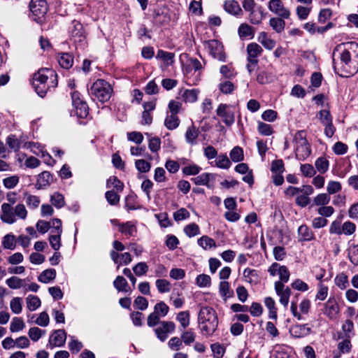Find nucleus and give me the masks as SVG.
I'll return each instance as SVG.
<instances>
[{
  "label": "nucleus",
  "mask_w": 358,
  "mask_h": 358,
  "mask_svg": "<svg viewBox=\"0 0 358 358\" xmlns=\"http://www.w3.org/2000/svg\"><path fill=\"white\" fill-rule=\"evenodd\" d=\"M220 294L224 299L229 298L233 294V292L230 290L229 283L227 281H222L219 285Z\"/></svg>",
  "instance_id": "de8ad7c7"
},
{
  "label": "nucleus",
  "mask_w": 358,
  "mask_h": 358,
  "mask_svg": "<svg viewBox=\"0 0 358 358\" xmlns=\"http://www.w3.org/2000/svg\"><path fill=\"white\" fill-rule=\"evenodd\" d=\"M231 159L234 162H239L243 159V150L241 148L234 147L229 153Z\"/></svg>",
  "instance_id": "5fc2aeb1"
},
{
  "label": "nucleus",
  "mask_w": 358,
  "mask_h": 358,
  "mask_svg": "<svg viewBox=\"0 0 358 358\" xmlns=\"http://www.w3.org/2000/svg\"><path fill=\"white\" fill-rule=\"evenodd\" d=\"M274 287L277 295L280 297V303L285 308H287L292 293L291 289L288 287H285L281 282H275Z\"/></svg>",
  "instance_id": "4468645a"
},
{
  "label": "nucleus",
  "mask_w": 358,
  "mask_h": 358,
  "mask_svg": "<svg viewBox=\"0 0 358 358\" xmlns=\"http://www.w3.org/2000/svg\"><path fill=\"white\" fill-rule=\"evenodd\" d=\"M31 84L37 94L43 98L57 86V74L51 69L41 68L33 74Z\"/></svg>",
  "instance_id": "f03ea898"
},
{
  "label": "nucleus",
  "mask_w": 358,
  "mask_h": 358,
  "mask_svg": "<svg viewBox=\"0 0 358 358\" xmlns=\"http://www.w3.org/2000/svg\"><path fill=\"white\" fill-rule=\"evenodd\" d=\"M196 284L200 287H208L211 285V278L208 275L200 274L196 278Z\"/></svg>",
  "instance_id": "13d9d810"
},
{
  "label": "nucleus",
  "mask_w": 358,
  "mask_h": 358,
  "mask_svg": "<svg viewBox=\"0 0 358 358\" xmlns=\"http://www.w3.org/2000/svg\"><path fill=\"white\" fill-rule=\"evenodd\" d=\"M113 91L110 84L103 79L96 80L88 90L89 94L93 99H96L102 103L106 102L110 99Z\"/></svg>",
  "instance_id": "20e7f679"
},
{
  "label": "nucleus",
  "mask_w": 358,
  "mask_h": 358,
  "mask_svg": "<svg viewBox=\"0 0 358 358\" xmlns=\"http://www.w3.org/2000/svg\"><path fill=\"white\" fill-rule=\"evenodd\" d=\"M258 41L268 50H272L275 46V41L268 36L267 33L262 31L258 36Z\"/></svg>",
  "instance_id": "2f4dec72"
},
{
  "label": "nucleus",
  "mask_w": 358,
  "mask_h": 358,
  "mask_svg": "<svg viewBox=\"0 0 358 358\" xmlns=\"http://www.w3.org/2000/svg\"><path fill=\"white\" fill-rule=\"evenodd\" d=\"M268 271L272 276H275V275H279L280 280L275 282H281L284 285V283L289 281L290 273L285 266H280L279 264L274 262L269 267Z\"/></svg>",
  "instance_id": "0eeeda50"
},
{
  "label": "nucleus",
  "mask_w": 358,
  "mask_h": 358,
  "mask_svg": "<svg viewBox=\"0 0 358 358\" xmlns=\"http://www.w3.org/2000/svg\"><path fill=\"white\" fill-rule=\"evenodd\" d=\"M243 276L244 280L251 285H257L260 282L259 273L255 269L246 268L243 271Z\"/></svg>",
  "instance_id": "412c9836"
},
{
  "label": "nucleus",
  "mask_w": 358,
  "mask_h": 358,
  "mask_svg": "<svg viewBox=\"0 0 358 358\" xmlns=\"http://www.w3.org/2000/svg\"><path fill=\"white\" fill-rule=\"evenodd\" d=\"M348 257L352 264L355 266L358 265V245L350 248Z\"/></svg>",
  "instance_id": "774afa93"
},
{
  "label": "nucleus",
  "mask_w": 358,
  "mask_h": 358,
  "mask_svg": "<svg viewBox=\"0 0 358 358\" xmlns=\"http://www.w3.org/2000/svg\"><path fill=\"white\" fill-rule=\"evenodd\" d=\"M76 114L79 118H85L89 114V107L87 103L84 101L83 102L77 103L73 105Z\"/></svg>",
  "instance_id": "473e14b6"
},
{
  "label": "nucleus",
  "mask_w": 358,
  "mask_h": 358,
  "mask_svg": "<svg viewBox=\"0 0 358 358\" xmlns=\"http://www.w3.org/2000/svg\"><path fill=\"white\" fill-rule=\"evenodd\" d=\"M27 307L30 311L36 310L41 306V300L37 296L29 295L27 299Z\"/></svg>",
  "instance_id": "79ce46f5"
},
{
  "label": "nucleus",
  "mask_w": 358,
  "mask_h": 358,
  "mask_svg": "<svg viewBox=\"0 0 358 358\" xmlns=\"http://www.w3.org/2000/svg\"><path fill=\"white\" fill-rule=\"evenodd\" d=\"M198 245L203 249L207 250L212 248L216 247L215 241L213 238L208 237V236H203L197 241Z\"/></svg>",
  "instance_id": "58836bf2"
},
{
  "label": "nucleus",
  "mask_w": 358,
  "mask_h": 358,
  "mask_svg": "<svg viewBox=\"0 0 358 358\" xmlns=\"http://www.w3.org/2000/svg\"><path fill=\"white\" fill-rule=\"evenodd\" d=\"M264 12L262 6L249 12L248 20L252 24H259L264 19Z\"/></svg>",
  "instance_id": "393cba45"
},
{
  "label": "nucleus",
  "mask_w": 358,
  "mask_h": 358,
  "mask_svg": "<svg viewBox=\"0 0 358 358\" xmlns=\"http://www.w3.org/2000/svg\"><path fill=\"white\" fill-rule=\"evenodd\" d=\"M156 287L160 293L169 292L171 290V283L165 279H158L155 282Z\"/></svg>",
  "instance_id": "6e6d98bb"
},
{
  "label": "nucleus",
  "mask_w": 358,
  "mask_h": 358,
  "mask_svg": "<svg viewBox=\"0 0 358 358\" xmlns=\"http://www.w3.org/2000/svg\"><path fill=\"white\" fill-rule=\"evenodd\" d=\"M215 165L220 169H229L231 163L227 156L226 155H219L215 161Z\"/></svg>",
  "instance_id": "8fccbe9b"
},
{
  "label": "nucleus",
  "mask_w": 358,
  "mask_h": 358,
  "mask_svg": "<svg viewBox=\"0 0 358 358\" xmlns=\"http://www.w3.org/2000/svg\"><path fill=\"white\" fill-rule=\"evenodd\" d=\"M2 245L5 249L14 250L16 246L15 236L11 234L4 236L2 241Z\"/></svg>",
  "instance_id": "c03bdc74"
},
{
  "label": "nucleus",
  "mask_w": 358,
  "mask_h": 358,
  "mask_svg": "<svg viewBox=\"0 0 358 358\" xmlns=\"http://www.w3.org/2000/svg\"><path fill=\"white\" fill-rule=\"evenodd\" d=\"M195 338L196 335L192 329L185 331L181 334V339L182 340V342L187 345H189L193 343L195 341Z\"/></svg>",
  "instance_id": "e2e57ef3"
},
{
  "label": "nucleus",
  "mask_w": 358,
  "mask_h": 358,
  "mask_svg": "<svg viewBox=\"0 0 358 358\" xmlns=\"http://www.w3.org/2000/svg\"><path fill=\"white\" fill-rule=\"evenodd\" d=\"M199 134V129H197L193 124L189 127L185 132V141L188 144L192 145L197 144V138Z\"/></svg>",
  "instance_id": "5701e85b"
},
{
  "label": "nucleus",
  "mask_w": 358,
  "mask_h": 358,
  "mask_svg": "<svg viewBox=\"0 0 358 358\" xmlns=\"http://www.w3.org/2000/svg\"><path fill=\"white\" fill-rule=\"evenodd\" d=\"M119 231L127 236H134L137 232L136 224L131 221L118 223Z\"/></svg>",
  "instance_id": "b1692460"
},
{
  "label": "nucleus",
  "mask_w": 358,
  "mask_h": 358,
  "mask_svg": "<svg viewBox=\"0 0 358 358\" xmlns=\"http://www.w3.org/2000/svg\"><path fill=\"white\" fill-rule=\"evenodd\" d=\"M113 286L118 292H131L127 280L121 276L118 275L113 281Z\"/></svg>",
  "instance_id": "c756f323"
},
{
  "label": "nucleus",
  "mask_w": 358,
  "mask_h": 358,
  "mask_svg": "<svg viewBox=\"0 0 358 358\" xmlns=\"http://www.w3.org/2000/svg\"><path fill=\"white\" fill-rule=\"evenodd\" d=\"M264 304L269 310V318L275 320L277 318V308L274 299L270 296L266 297Z\"/></svg>",
  "instance_id": "c9c22d12"
},
{
  "label": "nucleus",
  "mask_w": 358,
  "mask_h": 358,
  "mask_svg": "<svg viewBox=\"0 0 358 358\" xmlns=\"http://www.w3.org/2000/svg\"><path fill=\"white\" fill-rule=\"evenodd\" d=\"M66 340V334L64 329L55 330L50 335L48 347L53 349L55 347H62Z\"/></svg>",
  "instance_id": "ddd939ff"
},
{
  "label": "nucleus",
  "mask_w": 358,
  "mask_h": 358,
  "mask_svg": "<svg viewBox=\"0 0 358 358\" xmlns=\"http://www.w3.org/2000/svg\"><path fill=\"white\" fill-rule=\"evenodd\" d=\"M340 308L334 297H329L324 305L323 313L331 320L337 319Z\"/></svg>",
  "instance_id": "9d476101"
},
{
  "label": "nucleus",
  "mask_w": 358,
  "mask_h": 358,
  "mask_svg": "<svg viewBox=\"0 0 358 358\" xmlns=\"http://www.w3.org/2000/svg\"><path fill=\"white\" fill-rule=\"evenodd\" d=\"M24 197L26 199V203L29 208L35 209L38 207L41 203V200L38 196L25 192Z\"/></svg>",
  "instance_id": "a18cd8bd"
},
{
  "label": "nucleus",
  "mask_w": 358,
  "mask_h": 358,
  "mask_svg": "<svg viewBox=\"0 0 358 358\" xmlns=\"http://www.w3.org/2000/svg\"><path fill=\"white\" fill-rule=\"evenodd\" d=\"M107 201L113 206L117 205L120 202V195L114 190L107 191L105 194Z\"/></svg>",
  "instance_id": "338daca9"
},
{
  "label": "nucleus",
  "mask_w": 358,
  "mask_h": 358,
  "mask_svg": "<svg viewBox=\"0 0 358 358\" xmlns=\"http://www.w3.org/2000/svg\"><path fill=\"white\" fill-rule=\"evenodd\" d=\"M0 218L3 222L11 224L16 222L14 208L10 203H3L1 206Z\"/></svg>",
  "instance_id": "2eb2a0df"
},
{
  "label": "nucleus",
  "mask_w": 358,
  "mask_h": 358,
  "mask_svg": "<svg viewBox=\"0 0 358 358\" xmlns=\"http://www.w3.org/2000/svg\"><path fill=\"white\" fill-rule=\"evenodd\" d=\"M298 234L299 239L301 241H310L315 237L312 230L306 224H303L299 227Z\"/></svg>",
  "instance_id": "c85d7f7f"
},
{
  "label": "nucleus",
  "mask_w": 358,
  "mask_h": 358,
  "mask_svg": "<svg viewBox=\"0 0 358 358\" xmlns=\"http://www.w3.org/2000/svg\"><path fill=\"white\" fill-rule=\"evenodd\" d=\"M330 196L326 193L317 194L313 199V203L315 206H323L327 205L330 201Z\"/></svg>",
  "instance_id": "3c124183"
},
{
  "label": "nucleus",
  "mask_w": 358,
  "mask_h": 358,
  "mask_svg": "<svg viewBox=\"0 0 358 358\" xmlns=\"http://www.w3.org/2000/svg\"><path fill=\"white\" fill-rule=\"evenodd\" d=\"M6 285L13 289H19L24 286V280L20 279L18 277L13 276L8 278L6 281Z\"/></svg>",
  "instance_id": "09e8293b"
},
{
  "label": "nucleus",
  "mask_w": 358,
  "mask_h": 358,
  "mask_svg": "<svg viewBox=\"0 0 358 358\" xmlns=\"http://www.w3.org/2000/svg\"><path fill=\"white\" fill-rule=\"evenodd\" d=\"M247 60L258 61V57H259L262 52V48L256 43H250L247 45Z\"/></svg>",
  "instance_id": "dca6fc26"
},
{
  "label": "nucleus",
  "mask_w": 358,
  "mask_h": 358,
  "mask_svg": "<svg viewBox=\"0 0 358 358\" xmlns=\"http://www.w3.org/2000/svg\"><path fill=\"white\" fill-rule=\"evenodd\" d=\"M315 167L320 173L327 171L329 166V161L324 157H319L315 163Z\"/></svg>",
  "instance_id": "864d4df0"
},
{
  "label": "nucleus",
  "mask_w": 358,
  "mask_h": 358,
  "mask_svg": "<svg viewBox=\"0 0 358 358\" xmlns=\"http://www.w3.org/2000/svg\"><path fill=\"white\" fill-rule=\"evenodd\" d=\"M169 310V307L164 302L157 303L154 307V311L158 314L160 317H165Z\"/></svg>",
  "instance_id": "bf43d9fd"
},
{
  "label": "nucleus",
  "mask_w": 358,
  "mask_h": 358,
  "mask_svg": "<svg viewBox=\"0 0 358 358\" xmlns=\"http://www.w3.org/2000/svg\"><path fill=\"white\" fill-rule=\"evenodd\" d=\"M310 154L311 148L308 143L295 146V155L297 159L301 161L305 160Z\"/></svg>",
  "instance_id": "aec40b11"
},
{
  "label": "nucleus",
  "mask_w": 358,
  "mask_h": 358,
  "mask_svg": "<svg viewBox=\"0 0 358 358\" xmlns=\"http://www.w3.org/2000/svg\"><path fill=\"white\" fill-rule=\"evenodd\" d=\"M214 179L215 177L213 174L203 173L195 178H192L191 180L196 185H205L208 188H212L213 187V184L210 183V181Z\"/></svg>",
  "instance_id": "6ab92c4d"
},
{
  "label": "nucleus",
  "mask_w": 358,
  "mask_h": 358,
  "mask_svg": "<svg viewBox=\"0 0 358 358\" xmlns=\"http://www.w3.org/2000/svg\"><path fill=\"white\" fill-rule=\"evenodd\" d=\"M58 63L65 69H70L73 64V57L69 53H61L58 56Z\"/></svg>",
  "instance_id": "7c9ffc66"
},
{
  "label": "nucleus",
  "mask_w": 358,
  "mask_h": 358,
  "mask_svg": "<svg viewBox=\"0 0 358 358\" xmlns=\"http://www.w3.org/2000/svg\"><path fill=\"white\" fill-rule=\"evenodd\" d=\"M185 234L189 238L200 234L199 227L195 223L187 224L184 228Z\"/></svg>",
  "instance_id": "603ef678"
},
{
  "label": "nucleus",
  "mask_w": 358,
  "mask_h": 358,
  "mask_svg": "<svg viewBox=\"0 0 358 358\" xmlns=\"http://www.w3.org/2000/svg\"><path fill=\"white\" fill-rule=\"evenodd\" d=\"M50 202L52 205L55 206L57 208H61L65 205L64 197L59 192H55L51 195Z\"/></svg>",
  "instance_id": "49530a36"
},
{
  "label": "nucleus",
  "mask_w": 358,
  "mask_h": 358,
  "mask_svg": "<svg viewBox=\"0 0 358 358\" xmlns=\"http://www.w3.org/2000/svg\"><path fill=\"white\" fill-rule=\"evenodd\" d=\"M180 124V120L177 115H167L165 121L164 125L169 130H173L176 129Z\"/></svg>",
  "instance_id": "e433bc0d"
},
{
  "label": "nucleus",
  "mask_w": 358,
  "mask_h": 358,
  "mask_svg": "<svg viewBox=\"0 0 358 358\" xmlns=\"http://www.w3.org/2000/svg\"><path fill=\"white\" fill-rule=\"evenodd\" d=\"M45 334V330H42L38 327H31L29 329L28 335L33 341H38Z\"/></svg>",
  "instance_id": "052dcab7"
},
{
  "label": "nucleus",
  "mask_w": 358,
  "mask_h": 358,
  "mask_svg": "<svg viewBox=\"0 0 358 358\" xmlns=\"http://www.w3.org/2000/svg\"><path fill=\"white\" fill-rule=\"evenodd\" d=\"M333 65L343 69L344 77L355 75L358 72V43L348 42L336 46L332 54Z\"/></svg>",
  "instance_id": "f257e3e1"
},
{
  "label": "nucleus",
  "mask_w": 358,
  "mask_h": 358,
  "mask_svg": "<svg viewBox=\"0 0 358 358\" xmlns=\"http://www.w3.org/2000/svg\"><path fill=\"white\" fill-rule=\"evenodd\" d=\"M334 282L342 290L345 289L349 286L348 277L344 273L338 274L334 279Z\"/></svg>",
  "instance_id": "ea45409f"
},
{
  "label": "nucleus",
  "mask_w": 358,
  "mask_h": 358,
  "mask_svg": "<svg viewBox=\"0 0 358 358\" xmlns=\"http://www.w3.org/2000/svg\"><path fill=\"white\" fill-rule=\"evenodd\" d=\"M69 32L75 41H82L85 38L84 31L82 24L76 20L71 22V26L69 28Z\"/></svg>",
  "instance_id": "f3484780"
},
{
  "label": "nucleus",
  "mask_w": 358,
  "mask_h": 358,
  "mask_svg": "<svg viewBox=\"0 0 358 358\" xmlns=\"http://www.w3.org/2000/svg\"><path fill=\"white\" fill-rule=\"evenodd\" d=\"M56 277V271L54 268H48L43 271L38 277V281L43 283H48Z\"/></svg>",
  "instance_id": "72a5a7b5"
},
{
  "label": "nucleus",
  "mask_w": 358,
  "mask_h": 358,
  "mask_svg": "<svg viewBox=\"0 0 358 358\" xmlns=\"http://www.w3.org/2000/svg\"><path fill=\"white\" fill-rule=\"evenodd\" d=\"M311 302L308 299H303L299 304L300 312L297 310V303L292 301L291 302L290 310L294 317L301 320L303 319L302 314L307 315L310 309Z\"/></svg>",
  "instance_id": "1a4fd4ad"
},
{
  "label": "nucleus",
  "mask_w": 358,
  "mask_h": 358,
  "mask_svg": "<svg viewBox=\"0 0 358 358\" xmlns=\"http://www.w3.org/2000/svg\"><path fill=\"white\" fill-rule=\"evenodd\" d=\"M199 90L197 89L180 90V94L186 103H194L198 99Z\"/></svg>",
  "instance_id": "bb28decb"
},
{
  "label": "nucleus",
  "mask_w": 358,
  "mask_h": 358,
  "mask_svg": "<svg viewBox=\"0 0 358 358\" xmlns=\"http://www.w3.org/2000/svg\"><path fill=\"white\" fill-rule=\"evenodd\" d=\"M52 181V176L48 171H43L38 176L36 187L42 189L49 186Z\"/></svg>",
  "instance_id": "a878e982"
},
{
  "label": "nucleus",
  "mask_w": 358,
  "mask_h": 358,
  "mask_svg": "<svg viewBox=\"0 0 358 358\" xmlns=\"http://www.w3.org/2000/svg\"><path fill=\"white\" fill-rule=\"evenodd\" d=\"M176 320L180 322L182 328L185 329L189 325L190 313L188 310L180 311L177 314Z\"/></svg>",
  "instance_id": "37998d69"
},
{
  "label": "nucleus",
  "mask_w": 358,
  "mask_h": 358,
  "mask_svg": "<svg viewBox=\"0 0 358 358\" xmlns=\"http://www.w3.org/2000/svg\"><path fill=\"white\" fill-rule=\"evenodd\" d=\"M198 322L203 334L212 335L218 326V317L215 310L209 306L202 307L198 314Z\"/></svg>",
  "instance_id": "7ed1b4c3"
},
{
  "label": "nucleus",
  "mask_w": 358,
  "mask_h": 358,
  "mask_svg": "<svg viewBox=\"0 0 358 358\" xmlns=\"http://www.w3.org/2000/svg\"><path fill=\"white\" fill-rule=\"evenodd\" d=\"M176 325L173 322L162 321L158 327L155 329L157 337L162 342L168 338V333L174 331Z\"/></svg>",
  "instance_id": "f8f14e48"
},
{
  "label": "nucleus",
  "mask_w": 358,
  "mask_h": 358,
  "mask_svg": "<svg viewBox=\"0 0 358 358\" xmlns=\"http://www.w3.org/2000/svg\"><path fill=\"white\" fill-rule=\"evenodd\" d=\"M238 34L241 38H252L255 36V29L247 23H242L238 29Z\"/></svg>",
  "instance_id": "cd10ccee"
},
{
  "label": "nucleus",
  "mask_w": 358,
  "mask_h": 358,
  "mask_svg": "<svg viewBox=\"0 0 358 358\" xmlns=\"http://www.w3.org/2000/svg\"><path fill=\"white\" fill-rule=\"evenodd\" d=\"M24 323L23 320L20 317H13L10 325V330L11 332H17L22 331L24 328Z\"/></svg>",
  "instance_id": "4d7b16f0"
},
{
  "label": "nucleus",
  "mask_w": 358,
  "mask_h": 358,
  "mask_svg": "<svg viewBox=\"0 0 358 358\" xmlns=\"http://www.w3.org/2000/svg\"><path fill=\"white\" fill-rule=\"evenodd\" d=\"M224 9L227 13L235 16H240L243 14L241 8L235 0L226 1L224 3Z\"/></svg>",
  "instance_id": "4be33fe9"
},
{
  "label": "nucleus",
  "mask_w": 358,
  "mask_h": 358,
  "mask_svg": "<svg viewBox=\"0 0 358 358\" xmlns=\"http://www.w3.org/2000/svg\"><path fill=\"white\" fill-rule=\"evenodd\" d=\"M217 115L222 118L224 123L227 126H231L235 122L234 112L230 110L229 106L224 103L219 105L216 110Z\"/></svg>",
  "instance_id": "9b49d317"
},
{
  "label": "nucleus",
  "mask_w": 358,
  "mask_h": 358,
  "mask_svg": "<svg viewBox=\"0 0 358 358\" xmlns=\"http://www.w3.org/2000/svg\"><path fill=\"white\" fill-rule=\"evenodd\" d=\"M106 187H113L117 192H122L124 188V184L116 176H110L106 181Z\"/></svg>",
  "instance_id": "a19ab883"
},
{
  "label": "nucleus",
  "mask_w": 358,
  "mask_h": 358,
  "mask_svg": "<svg viewBox=\"0 0 358 358\" xmlns=\"http://www.w3.org/2000/svg\"><path fill=\"white\" fill-rule=\"evenodd\" d=\"M268 8L269 10L283 19H289L290 10L287 8L281 0H270Z\"/></svg>",
  "instance_id": "6e6552de"
},
{
  "label": "nucleus",
  "mask_w": 358,
  "mask_h": 358,
  "mask_svg": "<svg viewBox=\"0 0 358 358\" xmlns=\"http://www.w3.org/2000/svg\"><path fill=\"white\" fill-rule=\"evenodd\" d=\"M269 24L277 33H281L285 27V22L283 18L271 17L269 20Z\"/></svg>",
  "instance_id": "f704fd0d"
},
{
  "label": "nucleus",
  "mask_w": 358,
  "mask_h": 358,
  "mask_svg": "<svg viewBox=\"0 0 358 358\" xmlns=\"http://www.w3.org/2000/svg\"><path fill=\"white\" fill-rule=\"evenodd\" d=\"M61 235L62 234L51 233L49 236L50 244L55 250H58L60 248Z\"/></svg>",
  "instance_id": "680f3d73"
},
{
  "label": "nucleus",
  "mask_w": 358,
  "mask_h": 358,
  "mask_svg": "<svg viewBox=\"0 0 358 358\" xmlns=\"http://www.w3.org/2000/svg\"><path fill=\"white\" fill-rule=\"evenodd\" d=\"M206 47L208 48L209 54L215 59L220 61H226V54L224 52L222 44L217 40H210L205 43Z\"/></svg>",
  "instance_id": "39448f33"
},
{
  "label": "nucleus",
  "mask_w": 358,
  "mask_h": 358,
  "mask_svg": "<svg viewBox=\"0 0 358 358\" xmlns=\"http://www.w3.org/2000/svg\"><path fill=\"white\" fill-rule=\"evenodd\" d=\"M235 89L234 85L229 80H224L219 84V90L223 94H231Z\"/></svg>",
  "instance_id": "69168bd1"
},
{
  "label": "nucleus",
  "mask_w": 358,
  "mask_h": 358,
  "mask_svg": "<svg viewBox=\"0 0 358 358\" xmlns=\"http://www.w3.org/2000/svg\"><path fill=\"white\" fill-rule=\"evenodd\" d=\"M22 299L20 297H15L10 301V307L13 313L20 314L22 312Z\"/></svg>",
  "instance_id": "0e129e2a"
},
{
  "label": "nucleus",
  "mask_w": 358,
  "mask_h": 358,
  "mask_svg": "<svg viewBox=\"0 0 358 358\" xmlns=\"http://www.w3.org/2000/svg\"><path fill=\"white\" fill-rule=\"evenodd\" d=\"M290 334L295 338H303L309 335L311 329L306 324H295L289 330Z\"/></svg>",
  "instance_id": "a211bd4d"
},
{
  "label": "nucleus",
  "mask_w": 358,
  "mask_h": 358,
  "mask_svg": "<svg viewBox=\"0 0 358 358\" xmlns=\"http://www.w3.org/2000/svg\"><path fill=\"white\" fill-rule=\"evenodd\" d=\"M48 10V6L45 0H31L30 10L35 16V20L38 22H42Z\"/></svg>",
  "instance_id": "423d86ee"
},
{
  "label": "nucleus",
  "mask_w": 358,
  "mask_h": 358,
  "mask_svg": "<svg viewBox=\"0 0 358 358\" xmlns=\"http://www.w3.org/2000/svg\"><path fill=\"white\" fill-rule=\"evenodd\" d=\"M175 54L166 52L163 50H159L157 52L156 58L164 61L166 64H171L174 61Z\"/></svg>",
  "instance_id": "4c0bfd02"
}]
</instances>
